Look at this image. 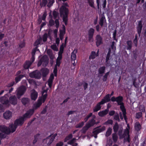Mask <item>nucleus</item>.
<instances>
[{
	"mask_svg": "<svg viewBox=\"0 0 146 146\" xmlns=\"http://www.w3.org/2000/svg\"><path fill=\"white\" fill-rule=\"evenodd\" d=\"M110 98L109 94H107L104 97V98L100 102L103 104L109 102L110 100L113 102H116L117 103L118 105L120 106V108L122 112L124 119H127L126 116V109L124 106V104L123 102V97L119 96L116 97L114 96H113L111 99Z\"/></svg>",
	"mask_w": 146,
	"mask_h": 146,
	"instance_id": "nucleus-1",
	"label": "nucleus"
},
{
	"mask_svg": "<svg viewBox=\"0 0 146 146\" xmlns=\"http://www.w3.org/2000/svg\"><path fill=\"white\" fill-rule=\"evenodd\" d=\"M59 12L61 17L62 18V21L64 23L65 25L68 24V15L69 10L64 6H62L60 9Z\"/></svg>",
	"mask_w": 146,
	"mask_h": 146,
	"instance_id": "nucleus-2",
	"label": "nucleus"
},
{
	"mask_svg": "<svg viewBox=\"0 0 146 146\" xmlns=\"http://www.w3.org/2000/svg\"><path fill=\"white\" fill-rule=\"evenodd\" d=\"M42 102L40 100H38L37 103L34 105L33 108L30 109L23 115V117H21L19 119H25L27 118H29L30 116L34 113L35 110L37 109L42 105Z\"/></svg>",
	"mask_w": 146,
	"mask_h": 146,
	"instance_id": "nucleus-3",
	"label": "nucleus"
},
{
	"mask_svg": "<svg viewBox=\"0 0 146 146\" xmlns=\"http://www.w3.org/2000/svg\"><path fill=\"white\" fill-rule=\"evenodd\" d=\"M30 76L32 78L36 79H39L41 77V74L40 72L37 70L34 71L29 74Z\"/></svg>",
	"mask_w": 146,
	"mask_h": 146,
	"instance_id": "nucleus-4",
	"label": "nucleus"
},
{
	"mask_svg": "<svg viewBox=\"0 0 146 146\" xmlns=\"http://www.w3.org/2000/svg\"><path fill=\"white\" fill-rule=\"evenodd\" d=\"M0 131L5 134L9 135L11 133L10 130L9 128L5 125H2L0 128Z\"/></svg>",
	"mask_w": 146,
	"mask_h": 146,
	"instance_id": "nucleus-5",
	"label": "nucleus"
},
{
	"mask_svg": "<svg viewBox=\"0 0 146 146\" xmlns=\"http://www.w3.org/2000/svg\"><path fill=\"white\" fill-rule=\"evenodd\" d=\"M95 32L94 29L91 28L88 31V40L90 41L91 40L93 39V36Z\"/></svg>",
	"mask_w": 146,
	"mask_h": 146,
	"instance_id": "nucleus-6",
	"label": "nucleus"
},
{
	"mask_svg": "<svg viewBox=\"0 0 146 146\" xmlns=\"http://www.w3.org/2000/svg\"><path fill=\"white\" fill-rule=\"evenodd\" d=\"M57 135V133H55L52 136L51 138H46V139H44V141H45L46 143L48 145H50L54 141L55 137Z\"/></svg>",
	"mask_w": 146,
	"mask_h": 146,
	"instance_id": "nucleus-7",
	"label": "nucleus"
},
{
	"mask_svg": "<svg viewBox=\"0 0 146 146\" xmlns=\"http://www.w3.org/2000/svg\"><path fill=\"white\" fill-rule=\"evenodd\" d=\"M105 129V127L103 126L102 128H100V129H98L95 130H94L92 132L93 135H92V136H94L95 138H96L97 137V134L100 133L104 131Z\"/></svg>",
	"mask_w": 146,
	"mask_h": 146,
	"instance_id": "nucleus-8",
	"label": "nucleus"
},
{
	"mask_svg": "<svg viewBox=\"0 0 146 146\" xmlns=\"http://www.w3.org/2000/svg\"><path fill=\"white\" fill-rule=\"evenodd\" d=\"M96 45L97 47L103 43L102 38L100 35H97L96 37Z\"/></svg>",
	"mask_w": 146,
	"mask_h": 146,
	"instance_id": "nucleus-9",
	"label": "nucleus"
},
{
	"mask_svg": "<svg viewBox=\"0 0 146 146\" xmlns=\"http://www.w3.org/2000/svg\"><path fill=\"white\" fill-rule=\"evenodd\" d=\"M26 89L24 86H22L19 87L17 92V95L21 96L23 95L26 90Z\"/></svg>",
	"mask_w": 146,
	"mask_h": 146,
	"instance_id": "nucleus-10",
	"label": "nucleus"
},
{
	"mask_svg": "<svg viewBox=\"0 0 146 146\" xmlns=\"http://www.w3.org/2000/svg\"><path fill=\"white\" fill-rule=\"evenodd\" d=\"M12 105H15L17 104V100L15 96H11L9 98V103Z\"/></svg>",
	"mask_w": 146,
	"mask_h": 146,
	"instance_id": "nucleus-11",
	"label": "nucleus"
},
{
	"mask_svg": "<svg viewBox=\"0 0 146 146\" xmlns=\"http://www.w3.org/2000/svg\"><path fill=\"white\" fill-rule=\"evenodd\" d=\"M0 102L3 105H7L9 103V100L8 98L6 97L5 96L1 97L0 98Z\"/></svg>",
	"mask_w": 146,
	"mask_h": 146,
	"instance_id": "nucleus-12",
	"label": "nucleus"
},
{
	"mask_svg": "<svg viewBox=\"0 0 146 146\" xmlns=\"http://www.w3.org/2000/svg\"><path fill=\"white\" fill-rule=\"evenodd\" d=\"M142 28V21L141 20L139 21L138 26L137 27V29L138 34L139 37Z\"/></svg>",
	"mask_w": 146,
	"mask_h": 146,
	"instance_id": "nucleus-13",
	"label": "nucleus"
},
{
	"mask_svg": "<svg viewBox=\"0 0 146 146\" xmlns=\"http://www.w3.org/2000/svg\"><path fill=\"white\" fill-rule=\"evenodd\" d=\"M40 60L42 62V65L46 66L48 63V60L46 56H44L40 58Z\"/></svg>",
	"mask_w": 146,
	"mask_h": 146,
	"instance_id": "nucleus-14",
	"label": "nucleus"
},
{
	"mask_svg": "<svg viewBox=\"0 0 146 146\" xmlns=\"http://www.w3.org/2000/svg\"><path fill=\"white\" fill-rule=\"evenodd\" d=\"M25 121V119H16L14 122V124L15 125H17V127L18 126H21L24 123Z\"/></svg>",
	"mask_w": 146,
	"mask_h": 146,
	"instance_id": "nucleus-15",
	"label": "nucleus"
},
{
	"mask_svg": "<svg viewBox=\"0 0 146 146\" xmlns=\"http://www.w3.org/2000/svg\"><path fill=\"white\" fill-rule=\"evenodd\" d=\"M54 78V74L53 73H52L50 74L48 81V85L50 88L51 87Z\"/></svg>",
	"mask_w": 146,
	"mask_h": 146,
	"instance_id": "nucleus-16",
	"label": "nucleus"
},
{
	"mask_svg": "<svg viewBox=\"0 0 146 146\" xmlns=\"http://www.w3.org/2000/svg\"><path fill=\"white\" fill-rule=\"evenodd\" d=\"M38 94L35 90H33V92L31 94V99L32 100H35L37 99L38 97Z\"/></svg>",
	"mask_w": 146,
	"mask_h": 146,
	"instance_id": "nucleus-17",
	"label": "nucleus"
},
{
	"mask_svg": "<svg viewBox=\"0 0 146 146\" xmlns=\"http://www.w3.org/2000/svg\"><path fill=\"white\" fill-rule=\"evenodd\" d=\"M103 105V104L100 102L98 103L93 109V112H96L100 110L101 108V105Z\"/></svg>",
	"mask_w": 146,
	"mask_h": 146,
	"instance_id": "nucleus-18",
	"label": "nucleus"
},
{
	"mask_svg": "<svg viewBox=\"0 0 146 146\" xmlns=\"http://www.w3.org/2000/svg\"><path fill=\"white\" fill-rule=\"evenodd\" d=\"M12 112L9 111H6L3 114L4 119H9L12 116Z\"/></svg>",
	"mask_w": 146,
	"mask_h": 146,
	"instance_id": "nucleus-19",
	"label": "nucleus"
},
{
	"mask_svg": "<svg viewBox=\"0 0 146 146\" xmlns=\"http://www.w3.org/2000/svg\"><path fill=\"white\" fill-rule=\"evenodd\" d=\"M31 64L32 62L30 60H26L24 63L23 67L25 69H28Z\"/></svg>",
	"mask_w": 146,
	"mask_h": 146,
	"instance_id": "nucleus-20",
	"label": "nucleus"
},
{
	"mask_svg": "<svg viewBox=\"0 0 146 146\" xmlns=\"http://www.w3.org/2000/svg\"><path fill=\"white\" fill-rule=\"evenodd\" d=\"M77 52V49L76 50L75 49L72 53L71 56L72 62L76 60V54Z\"/></svg>",
	"mask_w": 146,
	"mask_h": 146,
	"instance_id": "nucleus-21",
	"label": "nucleus"
},
{
	"mask_svg": "<svg viewBox=\"0 0 146 146\" xmlns=\"http://www.w3.org/2000/svg\"><path fill=\"white\" fill-rule=\"evenodd\" d=\"M106 69V68L105 66L100 67L98 70V72L99 74L101 75V76H102V74L104 73Z\"/></svg>",
	"mask_w": 146,
	"mask_h": 146,
	"instance_id": "nucleus-22",
	"label": "nucleus"
},
{
	"mask_svg": "<svg viewBox=\"0 0 146 146\" xmlns=\"http://www.w3.org/2000/svg\"><path fill=\"white\" fill-rule=\"evenodd\" d=\"M41 71L42 76L44 77L46 76L49 72V70L46 68H42L41 69Z\"/></svg>",
	"mask_w": 146,
	"mask_h": 146,
	"instance_id": "nucleus-23",
	"label": "nucleus"
},
{
	"mask_svg": "<svg viewBox=\"0 0 146 146\" xmlns=\"http://www.w3.org/2000/svg\"><path fill=\"white\" fill-rule=\"evenodd\" d=\"M8 128H10L11 133H13L15 131L17 127V125H15L13 123H12L10 125Z\"/></svg>",
	"mask_w": 146,
	"mask_h": 146,
	"instance_id": "nucleus-24",
	"label": "nucleus"
},
{
	"mask_svg": "<svg viewBox=\"0 0 146 146\" xmlns=\"http://www.w3.org/2000/svg\"><path fill=\"white\" fill-rule=\"evenodd\" d=\"M95 120L94 119H91L86 124V125L88 127V128H89L90 127L94 126L95 124Z\"/></svg>",
	"mask_w": 146,
	"mask_h": 146,
	"instance_id": "nucleus-25",
	"label": "nucleus"
},
{
	"mask_svg": "<svg viewBox=\"0 0 146 146\" xmlns=\"http://www.w3.org/2000/svg\"><path fill=\"white\" fill-rule=\"evenodd\" d=\"M127 44L126 49L127 50H130L132 46V42L131 40H128L126 42Z\"/></svg>",
	"mask_w": 146,
	"mask_h": 146,
	"instance_id": "nucleus-26",
	"label": "nucleus"
},
{
	"mask_svg": "<svg viewBox=\"0 0 146 146\" xmlns=\"http://www.w3.org/2000/svg\"><path fill=\"white\" fill-rule=\"evenodd\" d=\"M108 110L107 109L98 112V114L99 116L102 117L106 115L108 112Z\"/></svg>",
	"mask_w": 146,
	"mask_h": 146,
	"instance_id": "nucleus-27",
	"label": "nucleus"
},
{
	"mask_svg": "<svg viewBox=\"0 0 146 146\" xmlns=\"http://www.w3.org/2000/svg\"><path fill=\"white\" fill-rule=\"evenodd\" d=\"M30 101V100L28 98H22L21 102L23 105H25L28 104Z\"/></svg>",
	"mask_w": 146,
	"mask_h": 146,
	"instance_id": "nucleus-28",
	"label": "nucleus"
},
{
	"mask_svg": "<svg viewBox=\"0 0 146 146\" xmlns=\"http://www.w3.org/2000/svg\"><path fill=\"white\" fill-rule=\"evenodd\" d=\"M98 56V55L96 54L95 51H92L91 52L90 56H89L90 59H94L96 57Z\"/></svg>",
	"mask_w": 146,
	"mask_h": 146,
	"instance_id": "nucleus-29",
	"label": "nucleus"
},
{
	"mask_svg": "<svg viewBox=\"0 0 146 146\" xmlns=\"http://www.w3.org/2000/svg\"><path fill=\"white\" fill-rule=\"evenodd\" d=\"M104 20L106 21L105 18L104 16H102L100 19L99 22V24L101 27H102L103 25Z\"/></svg>",
	"mask_w": 146,
	"mask_h": 146,
	"instance_id": "nucleus-30",
	"label": "nucleus"
},
{
	"mask_svg": "<svg viewBox=\"0 0 146 146\" xmlns=\"http://www.w3.org/2000/svg\"><path fill=\"white\" fill-rule=\"evenodd\" d=\"M24 76L23 75H19V76L15 78V81L16 83H17L20 81L21 80Z\"/></svg>",
	"mask_w": 146,
	"mask_h": 146,
	"instance_id": "nucleus-31",
	"label": "nucleus"
},
{
	"mask_svg": "<svg viewBox=\"0 0 146 146\" xmlns=\"http://www.w3.org/2000/svg\"><path fill=\"white\" fill-rule=\"evenodd\" d=\"M111 53V49L110 48H109L108 49V52L107 54L106 57V63H107L108 62V60L110 59V56Z\"/></svg>",
	"mask_w": 146,
	"mask_h": 146,
	"instance_id": "nucleus-32",
	"label": "nucleus"
},
{
	"mask_svg": "<svg viewBox=\"0 0 146 146\" xmlns=\"http://www.w3.org/2000/svg\"><path fill=\"white\" fill-rule=\"evenodd\" d=\"M135 128L136 131L138 132L141 129V126L139 123H136L135 125Z\"/></svg>",
	"mask_w": 146,
	"mask_h": 146,
	"instance_id": "nucleus-33",
	"label": "nucleus"
},
{
	"mask_svg": "<svg viewBox=\"0 0 146 146\" xmlns=\"http://www.w3.org/2000/svg\"><path fill=\"white\" fill-rule=\"evenodd\" d=\"M119 128L118 124L117 122H116L114 126L113 127V129L115 133H117Z\"/></svg>",
	"mask_w": 146,
	"mask_h": 146,
	"instance_id": "nucleus-34",
	"label": "nucleus"
},
{
	"mask_svg": "<svg viewBox=\"0 0 146 146\" xmlns=\"http://www.w3.org/2000/svg\"><path fill=\"white\" fill-rule=\"evenodd\" d=\"M47 96V94H42V97L39 100H40L41 101H42V103H44L46 99Z\"/></svg>",
	"mask_w": 146,
	"mask_h": 146,
	"instance_id": "nucleus-35",
	"label": "nucleus"
},
{
	"mask_svg": "<svg viewBox=\"0 0 146 146\" xmlns=\"http://www.w3.org/2000/svg\"><path fill=\"white\" fill-rule=\"evenodd\" d=\"M54 2L55 0H48L47 6L49 8L51 7Z\"/></svg>",
	"mask_w": 146,
	"mask_h": 146,
	"instance_id": "nucleus-36",
	"label": "nucleus"
},
{
	"mask_svg": "<svg viewBox=\"0 0 146 146\" xmlns=\"http://www.w3.org/2000/svg\"><path fill=\"white\" fill-rule=\"evenodd\" d=\"M118 138V137L116 134V133H115L112 134V139L114 143H116L117 142Z\"/></svg>",
	"mask_w": 146,
	"mask_h": 146,
	"instance_id": "nucleus-37",
	"label": "nucleus"
},
{
	"mask_svg": "<svg viewBox=\"0 0 146 146\" xmlns=\"http://www.w3.org/2000/svg\"><path fill=\"white\" fill-rule=\"evenodd\" d=\"M48 4L47 0H42L40 4L41 7H45Z\"/></svg>",
	"mask_w": 146,
	"mask_h": 146,
	"instance_id": "nucleus-38",
	"label": "nucleus"
},
{
	"mask_svg": "<svg viewBox=\"0 0 146 146\" xmlns=\"http://www.w3.org/2000/svg\"><path fill=\"white\" fill-rule=\"evenodd\" d=\"M7 135L3 133L0 132V139L1 140L2 139L5 138H8V137L7 136Z\"/></svg>",
	"mask_w": 146,
	"mask_h": 146,
	"instance_id": "nucleus-39",
	"label": "nucleus"
},
{
	"mask_svg": "<svg viewBox=\"0 0 146 146\" xmlns=\"http://www.w3.org/2000/svg\"><path fill=\"white\" fill-rule=\"evenodd\" d=\"M139 108L140 112L144 113L145 111V107L143 105H140Z\"/></svg>",
	"mask_w": 146,
	"mask_h": 146,
	"instance_id": "nucleus-40",
	"label": "nucleus"
},
{
	"mask_svg": "<svg viewBox=\"0 0 146 146\" xmlns=\"http://www.w3.org/2000/svg\"><path fill=\"white\" fill-rule=\"evenodd\" d=\"M112 130L111 128L110 127L108 128L106 133V137H109L111 134Z\"/></svg>",
	"mask_w": 146,
	"mask_h": 146,
	"instance_id": "nucleus-41",
	"label": "nucleus"
},
{
	"mask_svg": "<svg viewBox=\"0 0 146 146\" xmlns=\"http://www.w3.org/2000/svg\"><path fill=\"white\" fill-rule=\"evenodd\" d=\"M64 43H62L60 47V50L58 52V54H62L64 51Z\"/></svg>",
	"mask_w": 146,
	"mask_h": 146,
	"instance_id": "nucleus-42",
	"label": "nucleus"
},
{
	"mask_svg": "<svg viewBox=\"0 0 146 146\" xmlns=\"http://www.w3.org/2000/svg\"><path fill=\"white\" fill-rule=\"evenodd\" d=\"M40 134L38 133L37 134L35 135L34 136V139L33 140V144L34 145L36 142L38 140V137L39 136Z\"/></svg>",
	"mask_w": 146,
	"mask_h": 146,
	"instance_id": "nucleus-43",
	"label": "nucleus"
},
{
	"mask_svg": "<svg viewBox=\"0 0 146 146\" xmlns=\"http://www.w3.org/2000/svg\"><path fill=\"white\" fill-rule=\"evenodd\" d=\"M88 2L89 5L95 9L94 6V2L93 0H88Z\"/></svg>",
	"mask_w": 146,
	"mask_h": 146,
	"instance_id": "nucleus-44",
	"label": "nucleus"
},
{
	"mask_svg": "<svg viewBox=\"0 0 146 146\" xmlns=\"http://www.w3.org/2000/svg\"><path fill=\"white\" fill-rule=\"evenodd\" d=\"M37 48L38 46H36L33 49L31 52L32 55L35 56V53L36 51H39V49Z\"/></svg>",
	"mask_w": 146,
	"mask_h": 146,
	"instance_id": "nucleus-45",
	"label": "nucleus"
},
{
	"mask_svg": "<svg viewBox=\"0 0 146 146\" xmlns=\"http://www.w3.org/2000/svg\"><path fill=\"white\" fill-rule=\"evenodd\" d=\"M89 128H88V127L86 125L82 128L81 131L82 133L84 134L86 133L87 131Z\"/></svg>",
	"mask_w": 146,
	"mask_h": 146,
	"instance_id": "nucleus-46",
	"label": "nucleus"
},
{
	"mask_svg": "<svg viewBox=\"0 0 146 146\" xmlns=\"http://www.w3.org/2000/svg\"><path fill=\"white\" fill-rule=\"evenodd\" d=\"M82 84L83 85V86L84 90H86L88 87V84L84 82H83L81 84H78V86H80Z\"/></svg>",
	"mask_w": 146,
	"mask_h": 146,
	"instance_id": "nucleus-47",
	"label": "nucleus"
},
{
	"mask_svg": "<svg viewBox=\"0 0 146 146\" xmlns=\"http://www.w3.org/2000/svg\"><path fill=\"white\" fill-rule=\"evenodd\" d=\"M48 35L47 33H45L42 36V40L44 42H45L47 41Z\"/></svg>",
	"mask_w": 146,
	"mask_h": 146,
	"instance_id": "nucleus-48",
	"label": "nucleus"
},
{
	"mask_svg": "<svg viewBox=\"0 0 146 146\" xmlns=\"http://www.w3.org/2000/svg\"><path fill=\"white\" fill-rule=\"evenodd\" d=\"M117 35V30H115L113 33V38L114 40H115L117 42V39L116 38V35Z\"/></svg>",
	"mask_w": 146,
	"mask_h": 146,
	"instance_id": "nucleus-49",
	"label": "nucleus"
},
{
	"mask_svg": "<svg viewBox=\"0 0 146 146\" xmlns=\"http://www.w3.org/2000/svg\"><path fill=\"white\" fill-rule=\"evenodd\" d=\"M76 139L75 138H73L72 140L68 141L67 143L68 144L72 145L74 142H76Z\"/></svg>",
	"mask_w": 146,
	"mask_h": 146,
	"instance_id": "nucleus-50",
	"label": "nucleus"
},
{
	"mask_svg": "<svg viewBox=\"0 0 146 146\" xmlns=\"http://www.w3.org/2000/svg\"><path fill=\"white\" fill-rule=\"evenodd\" d=\"M142 113L141 112H138L136 113V119H139L142 116Z\"/></svg>",
	"mask_w": 146,
	"mask_h": 146,
	"instance_id": "nucleus-51",
	"label": "nucleus"
},
{
	"mask_svg": "<svg viewBox=\"0 0 146 146\" xmlns=\"http://www.w3.org/2000/svg\"><path fill=\"white\" fill-rule=\"evenodd\" d=\"M84 123L83 121L80 123L77 124L76 126V127L77 128L82 127L84 125Z\"/></svg>",
	"mask_w": 146,
	"mask_h": 146,
	"instance_id": "nucleus-52",
	"label": "nucleus"
},
{
	"mask_svg": "<svg viewBox=\"0 0 146 146\" xmlns=\"http://www.w3.org/2000/svg\"><path fill=\"white\" fill-rule=\"evenodd\" d=\"M52 14L54 17V19H55L57 17L58 15V13L57 11H54L53 12Z\"/></svg>",
	"mask_w": 146,
	"mask_h": 146,
	"instance_id": "nucleus-53",
	"label": "nucleus"
},
{
	"mask_svg": "<svg viewBox=\"0 0 146 146\" xmlns=\"http://www.w3.org/2000/svg\"><path fill=\"white\" fill-rule=\"evenodd\" d=\"M25 40H24L19 45V47L22 48L25 47Z\"/></svg>",
	"mask_w": 146,
	"mask_h": 146,
	"instance_id": "nucleus-54",
	"label": "nucleus"
},
{
	"mask_svg": "<svg viewBox=\"0 0 146 146\" xmlns=\"http://www.w3.org/2000/svg\"><path fill=\"white\" fill-rule=\"evenodd\" d=\"M113 121L111 119H108L107 121L104 124L105 125H112L113 123Z\"/></svg>",
	"mask_w": 146,
	"mask_h": 146,
	"instance_id": "nucleus-55",
	"label": "nucleus"
},
{
	"mask_svg": "<svg viewBox=\"0 0 146 146\" xmlns=\"http://www.w3.org/2000/svg\"><path fill=\"white\" fill-rule=\"evenodd\" d=\"M49 26L52 27L54 24V20L52 19H50L49 21Z\"/></svg>",
	"mask_w": 146,
	"mask_h": 146,
	"instance_id": "nucleus-56",
	"label": "nucleus"
},
{
	"mask_svg": "<svg viewBox=\"0 0 146 146\" xmlns=\"http://www.w3.org/2000/svg\"><path fill=\"white\" fill-rule=\"evenodd\" d=\"M51 48L54 51H57L58 49L57 47V46L56 44L53 45L51 46Z\"/></svg>",
	"mask_w": 146,
	"mask_h": 146,
	"instance_id": "nucleus-57",
	"label": "nucleus"
},
{
	"mask_svg": "<svg viewBox=\"0 0 146 146\" xmlns=\"http://www.w3.org/2000/svg\"><path fill=\"white\" fill-rule=\"evenodd\" d=\"M56 24V27L57 28H58L59 25V19H56L55 20V22H54Z\"/></svg>",
	"mask_w": 146,
	"mask_h": 146,
	"instance_id": "nucleus-58",
	"label": "nucleus"
},
{
	"mask_svg": "<svg viewBox=\"0 0 146 146\" xmlns=\"http://www.w3.org/2000/svg\"><path fill=\"white\" fill-rule=\"evenodd\" d=\"M136 79L134 78L133 79V86L135 88H137V84L136 82Z\"/></svg>",
	"mask_w": 146,
	"mask_h": 146,
	"instance_id": "nucleus-59",
	"label": "nucleus"
},
{
	"mask_svg": "<svg viewBox=\"0 0 146 146\" xmlns=\"http://www.w3.org/2000/svg\"><path fill=\"white\" fill-rule=\"evenodd\" d=\"M115 42L114 41H113L112 42L111 44V48L112 50H116V47L115 46Z\"/></svg>",
	"mask_w": 146,
	"mask_h": 146,
	"instance_id": "nucleus-60",
	"label": "nucleus"
},
{
	"mask_svg": "<svg viewBox=\"0 0 146 146\" xmlns=\"http://www.w3.org/2000/svg\"><path fill=\"white\" fill-rule=\"evenodd\" d=\"M47 106H46L45 107L43 108L41 112V113L42 114H45L47 111Z\"/></svg>",
	"mask_w": 146,
	"mask_h": 146,
	"instance_id": "nucleus-61",
	"label": "nucleus"
},
{
	"mask_svg": "<svg viewBox=\"0 0 146 146\" xmlns=\"http://www.w3.org/2000/svg\"><path fill=\"white\" fill-rule=\"evenodd\" d=\"M62 58V54L58 53V56L56 59V60H61Z\"/></svg>",
	"mask_w": 146,
	"mask_h": 146,
	"instance_id": "nucleus-62",
	"label": "nucleus"
},
{
	"mask_svg": "<svg viewBox=\"0 0 146 146\" xmlns=\"http://www.w3.org/2000/svg\"><path fill=\"white\" fill-rule=\"evenodd\" d=\"M115 113V112L114 110H111L110 111L109 113V115L110 116H113V115H114V114Z\"/></svg>",
	"mask_w": 146,
	"mask_h": 146,
	"instance_id": "nucleus-63",
	"label": "nucleus"
},
{
	"mask_svg": "<svg viewBox=\"0 0 146 146\" xmlns=\"http://www.w3.org/2000/svg\"><path fill=\"white\" fill-rule=\"evenodd\" d=\"M15 82L14 81H13L10 83L9 84L7 85V86L8 87H10L12 86L14 84Z\"/></svg>",
	"mask_w": 146,
	"mask_h": 146,
	"instance_id": "nucleus-64",
	"label": "nucleus"
}]
</instances>
